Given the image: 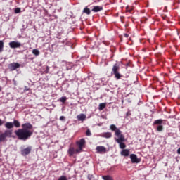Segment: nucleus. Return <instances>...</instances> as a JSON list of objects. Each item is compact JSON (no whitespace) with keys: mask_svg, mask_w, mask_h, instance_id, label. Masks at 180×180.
<instances>
[{"mask_svg":"<svg viewBox=\"0 0 180 180\" xmlns=\"http://www.w3.org/2000/svg\"><path fill=\"white\" fill-rule=\"evenodd\" d=\"M77 119L79 122H84L86 119V115L84 113L79 114Z\"/></svg>","mask_w":180,"mask_h":180,"instance_id":"nucleus-13","label":"nucleus"},{"mask_svg":"<svg viewBox=\"0 0 180 180\" xmlns=\"http://www.w3.org/2000/svg\"><path fill=\"white\" fill-rule=\"evenodd\" d=\"M103 137H105V139H110V137H112V133L110 132L104 133Z\"/></svg>","mask_w":180,"mask_h":180,"instance_id":"nucleus-21","label":"nucleus"},{"mask_svg":"<svg viewBox=\"0 0 180 180\" xmlns=\"http://www.w3.org/2000/svg\"><path fill=\"white\" fill-rule=\"evenodd\" d=\"M92 134L91 133V130L87 129L86 131V136H91Z\"/></svg>","mask_w":180,"mask_h":180,"instance_id":"nucleus-26","label":"nucleus"},{"mask_svg":"<svg viewBox=\"0 0 180 180\" xmlns=\"http://www.w3.org/2000/svg\"><path fill=\"white\" fill-rule=\"evenodd\" d=\"M32 153V146H28L24 149L21 150V154L23 157H26V155H29Z\"/></svg>","mask_w":180,"mask_h":180,"instance_id":"nucleus-8","label":"nucleus"},{"mask_svg":"<svg viewBox=\"0 0 180 180\" xmlns=\"http://www.w3.org/2000/svg\"><path fill=\"white\" fill-rule=\"evenodd\" d=\"M4 127L7 129L4 132L0 131V143H5V141H8V139L12 137L13 131L11 129H13V122H7L5 123Z\"/></svg>","mask_w":180,"mask_h":180,"instance_id":"nucleus-2","label":"nucleus"},{"mask_svg":"<svg viewBox=\"0 0 180 180\" xmlns=\"http://www.w3.org/2000/svg\"><path fill=\"white\" fill-rule=\"evenodd\" d=\"M119 68H120V67L117 63H115L112 67V72L117 79H120L122 78V75L119 72Z\"/></svg>","mask_w":180,"mask_h":180,"instance_id":"nucleus-4","label":"nucleus"},{"mask_svg":"<svg viewBox=\"0 0 180 180\" xmlns=\"http://www.w3.org/2000/svg\"><path fill=\"white\" fill-rule=\"evenodd\" d=\"M126 115H127V116H130V115H131V113L130 112V111H128Z\"/></svg>","mask_w":180,"mask_h":180,"instance_id":"nucleus-34","label":"nucleus"},{"mask_svg":"<svg viewBox=\"0 0 180 180\" xmlns=\"http://www.w3.org/2000/svg\"><path fill=\"white\" fill-rule=\"evenodd\" d=\"M59 101L62 102V103H65V101H67V97L66 96H63L61 97Z\"/></svg>","mask_w":180,"mask_h":180,"instance_id":"nucleus-24","label":"nucleus"},{"mask_svg":"<svg viewBox=\"0 0 180 180\" xmlns=\"http://www.w3.org/2000/svg\"><path fill=\"white\" fill-rule=\"evenodd\" d=\"M68 153L70 155H74V154H78L79 152H77V149H75L73 147H70Z\"/></svg>","mask_w":180,"mask_h":180,"instance_id":"nucleus-14","label":"nucleus"},{"mask_svg":"<svg viewBox=\"0 0 180 180\" xmlns=\"http://www.w3.org/2000/svg\"><path fill=\"white\" fill-rule=\"evenodd\" d=\"M177 153L180 154V148L177 150Z\"/></svg>","mask_w":180,"mask_h":180,"instance_id":"nucleus-36","label":"nucleus"},{"mask_svg":"<svg viewBox=\"0 0 180 180\" xmlns=\"http://www.w3.org/2000/svg\"><path fill=\"white\" fill-rule=\"evenodd\" d=\"M1 91H2V88H1V86H0V92H1Z\"/></svg>","mask_w":180,"mask_h":180,"instance_id":"nucleus-37","label":"nucleus"},{"mask_svg":"<svg viewBox=\"0 0 180 180\" xmlns=\"http://www.w3.org/2000/svg\"><path fill=\"white\" fill-rule=\"evenodd\" d=\"M32 54H34V56H36V57H37V56H40V51H39V49H33Z\"/></svg>","mask_w":180,"mask_h":180,"instance_id":"nucleus-19","label":"nucleus"},{"mask_svg":"<svg viewBox=\"0 0 180 180\" xmlns=\"http://www.w3.org/2000/svg\"><path fill=\"white\" fill-rule=\"evenodd\" d=\"M121 155L123 157H129L130 155V150L129 149H124L121 151Z\"/></svg>","mask_w":180,"mask_h":180,"instance_id":"nucleus-15","label":"nucleus"},{"mask_svg":"<svg viewBox=\"0 0 180 180\" xmlns=\"http://www.w3.org/2000/svg\"><path fill=\"white\" fill-rule=\"evenodd\" d=\"M77 145L79 148L77 149V153H81L82 151V147L85 145V139H81L79 141L77 142Z\"/></svg>","mask_w":180,"mask_h":180,"instance_id":"nucleus-6","label":"nucleus"},{"mask_svg":"<svg viewBox=\"0 0 180 180\" xmlns=\"http://www.w3.org/2000/svg\"><path fill=\"white\" fill-rule=\"evenodd\" d=\"M88 179H89V180H95V176H94L93 174H89L88 175Z\"/></svg>","mask_w":180,"mask_h":180,"instance_id":"nucleus-25","label":"nucleus"},{"mask_svg":"<svg viewBox=\"0 0 180 180\" xmlns=\"http://www.w3.org/2000/svg\"><path fill=\"white\" fill-rule=\"evenodd\" d=\"M15 13H20V8H17L15 9Z\"/></svg>","mask_w":180,"mask_h":180,"instance_id":"nucleus-27","label":"nucleus"},{"mask_svg":"<svg viewBox=\"0 0 180 180\" xmlns=\"http://www.w3.org/2000/svg\"><path fill=\"white\" fill-rule=\"evenodd\" d=\"M162 122L164 120L159 119L154 121L153 124L157 125L156 130L157 131H162L164 130V126H162Z\"/></svg>","mask_w":180,"mask_h":180,"instance_id":"nucleus-5","label":"nucleus"},{"mask_svg":"<svg viewBox=\"0 0 180 180\" xmlns=\"http://www.w3.org/2000/svg\"><path fill=\"white\" fill-rule=\"evenodd\" d=\"M116 134L117 138H115V141L119 144L120 148L122 150H123V148H126V144L123 143L124 142V136L122 134L120 131H117Z\"/></svg>","mask_w":180,"mask_h":180,"instance_id":"nucleus-3","label":"nucleus"},{"mask_svg":"<svg viewBox=\"0 0 180 180\" xmlns=\"http://www.w3.org/2000/svg\"><path fill=\"white\" fill-rule=\"evenodd\" d=\"M30 89L27 88V86H25L24 91L25 92H27V91H30Z\"/></svg>","mask_w":180,"mask_h":180,"instance_id":"nucleus-30","label":"nucleus"},{"mask_svg":"<svg viewBox=\"0 0 180 180\" xmlns=\"http://www.w3.org/2000/svg\"><path fill=\"white\" fill-rule=\"evenodd\" d=\"M106 108V103H101L98 105V110H103Z\"/></svg>","mask_w":180,"mask_h":180,"instance_id":"nucleus-18","label":"nucleus"},{"mask_svg":"<svg viewBox=\"0 0 180 180\" xmlns=\"http://www.w3.org/2000/svg\"><path fill=\"white\" fill-rule=\"evenodd\" d=\"M83 13H86V15H91V10L89 8H88V7H86L83 10Z\"/></svg>","mask_w":180,"mask_h":180,"instance_id":"nucleus-20","label":"nucleus"},{"mask_svg":"<svg viewBox=\"0 0 180 180\" xmlns=\"http://www.w3.org/2000/svg\"><path fill=\"white\" fill-rule=\"evenodd\" d=\"M58 180H67V177L65 176H61Z\"/></svg>","mask_w":180,"mask_h":180,"instance_id":"nucleus-28","label":"nucleus"},{"mask_svg":"<svg viewBox=\"0 0 180 180\" xmlns=\"http://www.w3.org/2000/svg\"><path fill=\"white\" fill-rule=\"evenodd\" d=\"M110 130H112V131H115V134L116 137H117V131H120L121 134H122V131H120V129H117V127L115 124H111L110 126Z\"/></svg>","mask_w":180,"mask_h":180,"instance_id":"nucleus-12","label":"nucleus"},{"mask_svg":"<svg viewBox=\"0 0 180 180\" xmlns=\"http://www.w3.org/2000/svg\"><path fill=\"white\" fill-rule=\"evenodd\" d=\"M11 49H19L22 44L19 41H12L8 44Z\"/></svg>","mask_w":180,"mask_h":180,"instance_id":"nucleus-7","label":"nucleus"},{"mask_svg":"<svg viewBox=\"0 0 180 180\" xmlns=\"http://www.w3.org/2000/svg\"><path fill=\"white\" fill-rule=\"evenodd\" d=\"M127 12H131V8H129V6H127Z\"/></svg>","mask_w":180,"mask_h":180,"instance_id":"nucleus-33","label":"nucleus"},{"mask_svg":"<svg viewBox=\"0 0 180 180\" xmlns=\"http://www.w3.org/2000/svg\"><path fill=\"white\" fill-rule=\"evenodd\" d=\"M102 178L103 180H113V178L110 176H103Z\"/></svg>","mask_w":180,"mask_h":180,"instance_id":"nucleus-23","label":"nucleus"},{"mask_svg":"<svg viewBox=\"0 0 180 180\" xmlns=\"http://www.w3.org/2000/svg\"><path fill=\"white\" fill-rule=\"evenodd\" d=\"M13 127H16L17 129H19V127H20V122L18 120H14L13 122Z\"/></svg>","mask_w":180,"mask_h":180,"instance_id":"nucleus-16","label":"nucleus"},{"mask_svg":"<svg viewBox=\"0 0 180 180\" xmlns=\"http://www.w3.org/2000/svg\"><path fill=\"white\" fill-rule=\"evenodd\" d=\"M21 129H18L14 131L15 136L18 137V140H22V141H26L29 140L32 136H33V125L29 122H26L22 124Z\"/></svg>","mask_w":180,"mask_h":180,"instance_id":"nucleus-1","label":"nucleus"},{"mask_svg":"<svg viewBox=\"0 0 180 180\" xmlns=\"http://www.w3.org/2000/svg\"><path fill=\"white\" fill-rule=\"evenodd\" d=\"M4 51V41L0 40V53Z\"/></svg>","mask_w":180,"mask_h":180,"instance_id":"nucleus-22","label":"nucleus"},{"mask_svg":"<svg viewBox=\"0 0 180 180\" xmlns=\"http://www.w3.org/2000/svg\"><path fill=\"white\" fill-rule=\"evenodd\" d=\"M49 70H50V68H49V66H47L46 70V74H49Z\"/></svg>","mask_w":180,"mask_h":180,"instance_id":"nucleus-32","label":"nucleus"},{"mask_svg":"<svg viewBox=\"0 0 180 180\" xmlns=\"http://www.w3.org/2000/svg\"><path fill=\"white\" fill-rule=\"evenodd\" d=\"M20 67V64L18 63H12L8 65V68L10 71H15V70H17V68H19Z\"/></svg>","mask_w":180,"mask_h":180,"instance_id":"nucleus-9","label":"nucleus"},{"mask_svg":"<svg viewBox=\"0 0 180 180\" xmlns=\"http://www.w3.org/2000/svg\"><path fill=\"white\" fill-rule=\"evenodd\" d=\"M103 9V8H102V6H94L91 11L92 12H101Z\"/></svg>","mask_w":180,"mask_h":180,"instance_id":"nucleus-17","label":"nucleus"},{"mask_svg":"<svg viewBox=\"0 0 180 180\" xmlns=\"http://www.w3.org/2000/svg\"><path fill=\"white\" fill-rule=\"evenodd\" d=\"M130 159L133 164H139V162H140V160L137 158V155L136 154H131Z\"/></svg>","mask_w":180,"mask_h":180,"instance_id":"nucleus-11","label":"nucleus"},{"mask_svg":"<svg viewBox=\"0 0 180 180\" xmlns=\"http://www.w3.org/2000/svg\"><path fill=\"white\" fill-rule=\"evenodd\" d=\"M96 151L98 154H105V153H106V148L105 146H99L96 148Z\"/></svg>","mask_w":180,"mask_h":180,"instance_id":"nucleus-10","label":"nucleus"},{"mask_svg":"<svg viewBox=\"0 0 180 180\" xmlns=\"http://www.w3.org/2000/svg\"><path fill=\"white\" fill-rule=\"evenodd\" d=\"M124 37H126L127 39V37H129V34H124Z\"/></svg>","mask_w":180,"mask_h":180,"instance_id":"nucleus-35","label":"nucleus"},{"mask_svg":"<svg viewBox=\"0 0 180 180\" xmlns=\"http://www.w3.org/2000/svg\"><path fill=\"white\" fill-rule=\"evenodd\" d=\"M59 119H60V120H61L63 122V121L65 120V117L62 115L60 117Z\"/></svg>","mask_w":180,"mask_h":180,"instance_id":"nucleus-29","label":"nucleus"},{"mask_svg":"<svg viewBox=\"0 0 180 180\" xmlns=\"http://www.w3.org/2000/svg\"><path fill=\"white\" fill-rule=\"evenodd\" d=\"M4 123H5V122H4V120L0 119V126H3Z\"/></svg>","mask_w":180,"mask_h":180,"instance_id":"nucleus-31","label":"nucleus"}]
</instances>
